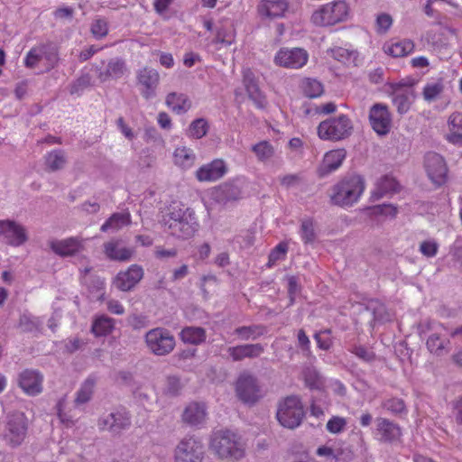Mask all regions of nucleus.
<instances>
[{
	"label": "nucleus",
	"mask_w": 462,
	"mask_h": 462,
	"mask_svg": "<svg viewBox=\"0 0 462 462\" xmlns=\"http://www.w3.org/2000/svg\"><path fill=\"white\" fill-rule=\"evenodd\" d=\"M115 328V320L107 316L97 317L92 324V332L96 337H103L110 334Z\"/></svg>",
	"instance_id": "e433bc0d"
},
{
	"label": "nucleus",
	"mask_w": 462,
	"mask_h": 462,
	"mask_svg": "<svg viewBox=\"0 0 462 462\" xmlns=\"http://www.w3.org/2000/svg\"><path fill=\"white\" fill-rule=\"evenodd\" d=\"M438 250L439 244L434 239H427L420 245V252L426 257L435 256Z\"/></svg>",
	"instance_id": "4d7b16f0"
},
{
	"label": "nucleus",
	"mask_w": 462,
	"mask_h": 462,
	"mask_svg": "<svg viewBox=\"0 0 462 462\" xmlns=\"http://www.w3.org/2000/svg\"><path fill=\"white\" fill-rule=\"evenodd\" d=\"M172 157L173 163L182 170L192 168L197 160V155L194 151L184 145L176 147Z\"/></svg>",
	"instance_id": "cd10ccee"
},
{
	"label": "nucleus",
	"mask_w": 462,
	"mask_h": 462,
	"mask_svg": "<svg viewBox=\"0 0 462 462\" xmlns=\"http://www.w3.org/2000/svg\"><path fill=\"white\" fill-rule=\"evenodd\" d=\"M445 139L449 143L462 147V132L461 130H448L445 134Z\"/></svg>",
	"instance_id": "e2e57ef3"
},
{
	"label": "nucleus",
	"mask_w": 462,
	"mask_h": 462,
	"mask_svg": "<svg viewBox=\"0 0 462 462\" xmlns=\"http://www.w3.org/2000/svg\"><path fill=\"white\" fill-rule=\"evenodd\" d=\"M166 105L177 114H184L191 107V101L183 93L172 92L166 97Z\"/></svg>",
	"instance_id": "2f4dec72"
},
{
	"label": "nucleus",
	"mask_w": 462,
	"mask_h": 462,
	"mask_svg": "<svg viewBox=\"0 0 462 462\" xmlns=\"http://www.w3.org/2000/svg\"><path fill=\"white\" fill-rule=\"evenodd\" d=\"M106 255L115 261L126 262L134 255V250L124 245L118 240H112L104 245Z\"/></svg>",
	"instance_id": "a878e982"
},
{
	"label": "nucleus",
	"mask_w": 462,
	"mask_h": 462,
	"mask_svg": "<svg viewBox=\"0 0 462 462\" xmlns=\"http://www.w3.org/2000/svg\"><path fill=\"white\" fill-rule=\"evenodd\" d=\"M346 420L343 417L333 416L327 423V430L333 434L340 433L346 426Z\"/></svg>",
	"instance_id": "6e6d98bb"
},
{
	"label": "nucleus",
	"mask_w": 462,
	"mask_h": 462,
	"mask_svg": "<svg viewBox=\"0 0 462 462\" xmlns=\"http://www.w3.org/2000/svg\"><path fill=\"white\" fill-rule=\"evenodd\" d=\"M276 416L283 427L289 429L298 427L303 417V408L300 399L295 396L284 399L279 405Z\"/></svg>",
	"instance_id": "1a4fd4ad"
},
{
	"label": "nucleus",
	"mask_w": 462,
	"mask_h": 462,
	"mask_svg": "<svg viewBox=\"0 0 462 462\" xmlns=\"http://www.w3.org/2000/svg\"><path fill=\"white\" fill-rule=\"evenodd\" d=\"M309 53L302 48H281L275 54V65L286 69H298L305 66Z\"/></svg>",
	"instance_id": "9b49d317"
},
{
	"label": "nucleus",
	"mask_w": 462,
	"mask_h": 462,
	"mask_svg": "<svg viewBox=\"0 0 462 462\" xmlns=\"http://www.w3.org/2000/svg\"><path fill=\"white\" fill-rule=\"evenodd\" d=\"M365 190V180L360 175H349L340 179L330 189L331 203L349 208L356 204Z\"/></svg>",
	"instance_id": "f03ea898"
},
{
	"label": "nucleus",
	"mask_w": 462,
	"mask_h": 462,
	"mask_svg": "<svg viewBox=\"0 0 462 462\" xmlns=\"http://www.w3.org/2000/svg\"><path fill=\"white\" fill-rule=\"evenodd\" d=\"M300 236L305 243H310L314 240V223L310 218H305L301 221Z\"/></svg>",
	"instance_id": "603ef678"
},
{
	"label": "nucleus",
	"mask_w": 462,
	"mask_h": 462,
	"mask_svg": "<svg viewBox=\"0 0 462 462\" xmlns=\"http://www.w3.org/2000/svg\"><path fill=\"white\" fill-rule=\"evenodd\" d=\"M288 251V245L286 243H280L277 245L270 253L267 266L273 267L277 262L285 258Z\"/></svg>",
	"instance_id": "3c124183"
},
{
	"label": "nucleus",
	"mask_w": 462,
	"mask_h": 462,
	"mask_svg": "<svg viewBox=\"0 0 462 462\" xmlns=\"http://www.w3.org/2000/svg\"><path fill=\"white\" fill-rule=\"evenodd\" d=\"M306 385L310 389L321 390L324 388V379L315 367H306L303 371Z\"/></svg>",
	"instance_id": "ea45409f"
},
{
	"label": "nucleus",
	"mask_w": 462,
	"mask_h": 462,
	"mask_svg": "<svg viewBox=\"0 0 462 462\" xmlns=\"http://www.w3.org/2000/svg\"><path fill=\"white\" fill-rule=\"evenodd\" d=\"M17 383L25 394L36 396L42 392L43 375L37 370L25 369L19 374Z\"/></svg>",
	"instance_id": "f3484780"
},
{
	"label": "nucleus",
	"mask_w": 462,
	"mask_h": 462,
	"mask_svg": "<svg viewBox=\"0 0 462 462\" xmlns=\"http://www.w3.org/2000/svg\"><path fill=\"white\" fill-rule=\"evenodd\" d=\"M253 151L258 160L266 162L274 154L273 147L266 141L260 142L253 146Z\"/></svg>",
	"instance_id": "de8ad7c7"
},
{
	"label": "nucleus",
	"mask_w": 462,
	"mask_h": 462,
	"mask_svg": "<svg viewBox=\"0 0 462 462\" xmlns=\"http://www.w3.org/2000/svg\"><path fill=\"white\" fill-rule=\"evenodd\" d=\"M399 189V183L392 176H383L379 179L373 190L372 196L375 199H380L383 196L395 193Z\"/></svg>",
	"instance_id": "473e14b6"
},
{
	"label": "nucleus",
	"mask_w": 462,
	"mask_h": 462,
	"mask_svg": "<svg viewBox=\"0 0 462 462\" xmlns=\"http://www.w3.org/2000/svg\"><path fill=\"white\" fill-rule=\"evenodd\" d=\"M415 45L411 40H391L384 43L383 51L386 54L401 58L413 52Z\"/></svg>",
	"instance_id": "bb28decb"
},
{
	"label": "nucleus",
	"mask_w": 462,
	"mask_h": 462,
	"mask_svg": "<svg viewBox=\"0 0 462 462\" xmlns=\"http://www.w3.org/2000/svg\"><path fill=\"white\" fill-rule=\"evenodd\" d=\"M257 11L261 17L273 20L286 17L291 10L288 0H262Z\"/></svg>",
	"instance_id": "412c9836"
},
{
	"label": "nucleus",
	"mask_w": 462,
	"mask_h": 462,
	"mask_svg": "<svg viewBox=\"0 0 462 462\" xmlns=\"http://www.w3.org/2000/svg\"><path fill=\"white\" fill-rule=\"evenodd\" d=\"M236 392L238 398L246 403L255 402L261 396L256 380L250 374H241L236 384Z\"/></svg>",
	"instance_id": "a211bd4d"
},
{
	"label": "nucleus",
	"mask_w": 462,
	"mask_h": 462,
	"mask_svg": "<svg viewBox=\"0 0 462 462\" xmlns=\"http://www.w3.org/2000/svg\"><path fill=\"white\" fill-rule=\"evenodd\" d=\"M211 197L216 202L226 206L228 202L238 199L240 191L233 185H224L213 190Z\"/></svg>",
	"instance_id": "72a5a7b5"
},
{
	"label": "nucleus",
	"mask_w": 462,
	"mask_h": 462,
	"mask_svg": "<svg viewBox=\"0 0 462 462\" xmlns=\"http://www.w3.org/2000/svg\"><path fill=\"white\" fill-rule=\"evenodd\" d=\"M43 324V319L39 317H34L30 313H23L20 318L19 327L23 331L37 332L41 330Z\"/></svg>",
	"instance_id": "79ce46f5"
},
{
	"label": "nucleus",
	"mask_w": 462,
	"mask_h": 462,
	"mask_svg": "<svg viewBox=\"0 0 462 462\" xmlns=\"http://www.w3.org/2000/svg\"><path fill=\"white\" fill-rule=\"evenodd\" d=\"M107 310L116 315H122L125 313V308L117 300H109L106 302Z\"/></svg>",
	"instance_id": "0e129e2a"
},
{
	"label": "nucleus",
	"mask_w": 462,
	"mask_h": 462,
	"mask_svg": "<svg viewBox=\"0 0 462 462\" xmlns=\"http://www.w3.org/2000/svg\"><path fill=\"white\" fill-rule=\"evenodd\" d=\"M300 88L302 93L310 98L319 97L324 91L322 84L319 80L310 78L303 79L300 81Z\"/></svg>",
	"instance_id": "58836bf2"
},
{
	"label": "nucleus",
	"mask_w": 462,
	"mask_h": 462,
	"mask_svg": "<svg viewBox=\"0 0 462 462\" xmlns=\"http://www.w3.org/2000/svg\"><path fill=\"white\" fill-rule=\"evenodd\" d=\"M173 0H154V9L159 14H163Z\"/></svg>",
	"instance_id": "774afa93"
},
{
	"label": "nucleus",
	"mask_w": 462,
	"mask_h": 462,
	"mask_svg": "<svg viewBox=\"0 0 462 462\" xmlns=\"http://www.w3.org/2000/svg\"><path fill=\"white\" fill-rule=\"evenodd\" d=\"M448 345V340L439 334H432L427 340V346L431 353L441 355Z\"/></svg>",
	"instance_id": "49530a36"
},
{
	"label": "nucleus",
	"mask_w": 462,
	"mask_h": 462,
	"mask_svg": "<svg viewBox=\"0 0 462 462\" xmlns=\"http://www.w3.org/2000/svg\"><path fill=\"white\" fill-rule=\"evenodd\" d=\"M138 83L142 86L141 93L145 99H151L156 96V88L160 76L153 69L143 68L137 74Z\"/></svg>",
	"instance_id": "5701e85b"
},
{
	"label": "nucleus",
	"mask_w": 462,
	"mask_h": 462,
	"mask_svg": "<svg viewBox=\"0 0 462 462\" xmlns=\"http://www.w3.org/2000/svg\"><path fill=\"white\" fill-rule=\"evenodd\" d=\"M208 130V124L204 118L194 120L189 128V135L192 138L200 139Z\"/></svg>",
	"instance_id": "09e8293b"
},
{
	"label": "nucleus",
	"mask_w": 462,
	"mask_h": 462,
	"mask_svg": "<svg viewBox=\"0 0 462 462\" xmlns=\"http://www.w3.org/2000/svg\"><path fill=\"white\" fill-rule=\"evenodd\" d=\"M145 343L148 349L155 356H166L175 347L173 335L163 328L150 329L145 334Z\"/></svg>",
	"instance_id": "6e6552de"
},
{
	"label": "nucleus",
	"mask_w": 462,
	"mask_h": 462,
	"mask_svg": "<svg viewBox=\"0 0 462 462\" xmlns=\"http://www.w3.org/2000/svg\"><path fill=\"white\" fill-rule=\"evenodd\" d=\"M385 407L387 410L394 413H402L405 410V404L403 401L398 398L388 400L385 402Z\"/></svg>",
	"instance_id": "680f3d73"
},
{
	"label": "nucleus",
	"mask_w": 462,
	"mask_h": 462,
	"mask_svg": "<svg viewBox=\"0 0 462 462\" xmlns=\"http://www.w3.org/2000/svg\"><path fill=\"white\" fill-rule=\"evenodd\" d=\"M125 70V64L120 60H111L106 67V72H100L98 77L102 81L109 78H119L123 75Z\"/></svg>",
	"instance_id": "c03bdc74"
},
{
	"label": "nucleus",
	"mask_w": 462,
	"mask_h": 462,
	"mask_svg": "<svg viewBox=\"0 0 462 462\" xmlns=\"http://www.w3.org/2000/svg\"><path fill=\"white\" fill-rule=\"evenodd\" d=\"M369 122L373 130L380 136L386 135L391 131L392 116L386 106L374 105L369 112Z\"/></svg>",
	"instance_id": "dca6fc26"
},
{
	"label": "nucleus",
	"mask_w": 462,
	"mask_h": 462,
	"mask_svg": "<svg viewBox=\"0 0 462 462\" xmlns=\"http://www.w3.org/2000/svg\"><path fill=\"white\" fill-rule=\"evenodd\" d=\"M88 240V238L84 239L80 236H71L60 240L54 239L50 241V247L60 256H73L85 251Z\"/></svg>",
	"instance_id": "2eb2a0df"
},
{
	"label": "nucleus",
	"mask_w": 462,
	"mask_h": 462,
	"mask_svg": "<svg viewBox=\"0 0 462 462\" xmlns=\"http://www.w3.org/2000/svg\"><path fill=\"white\" fill-rule=\"evenodd\" d=\"M445 89V81L442 78H431L423 87L422 96L425 101L430 103L437 100Z\"/></svg>",
	"instance_id": "7c9ffc66"
},
{
	"label": "nucleus",
	"mask_w": 462,
	"mask_h": 462,
	"mask_svg": "<svg viewBox=\"0 0 462 462\" xmlns=\"http://www.w3.org/2000/svg\"><path fill=\"white\" fill-rule=\"evenodd\" d=\"M316 454L324 457L327 462H334L337 460L338 452L330 444L322 445L318 448Z\"/></svg>",
	"instance_id": "5fc2aeb1"
},
{
	"label": "nucleus",
	"mask_w": 462,
	"mask_h": 462,
	"mask_svg": "<svg viewBox=\"0 0 462 462\" xmlns=\"http://www.w3.org/2000/svg\"><path fill=\"white\" fill-rule=\"evenodd\" d=\"M425 170L430 180L437 186L448 180V167L444 158L437 152H428L425 156Z\"/></svg>",
	"instance_id": "f8f14e48"
},
{
	"label": "nucleus",
	"mask_w": 462,
	"mask_h": 462,
	"mask_svg": "<svg viewBox=\"0 0 462 462\" xmlns=\"http://www.w3.org/2000/svg\"><path fill=\"white\" fill-rule=\"evenodd\" d=\"M66 160L63 152L60 150H55L46 156L45 163L50 170L56 171L62 168Z\"/></svg>",
	"instance_id": "8fccbe9b"
},
{
	"label": "nucleus",
	"mask_w": 462,
	"mask_h": 462,
	"mask_svg": "<svg viewBox=\"0 0 462 462\" xmlns=\"http://www.w3.org/2000/svg\"><path fill=\"white\" fill-rule=\"evenodd\" d=\"M376 431L383 441H393L400 438V428L390 420L380 418L376 420Z\"/></svg>",
	"instance_id": "c756f323"
},
{
	"label": "nucleus",
	"mask_w": 462,
	"mask_h": 462,
	"mask_svg": "<svg viewBox=\"0 0 462 462\" xmlns=\"http://www.w3.org/2000/svg\"><path fill=\"white\" fill-rule=\"evenodd\" d=\"M354 126L345 115L322 121L318 126V135L321 140L340 141L351 135Z\"/></svg>",
	"instance_id": "423d86ee"
},
{
	"label": "nucleus",
	"mask_w": 462,
	"mask_h": 462,
	"mask_svg": "<svg viewBox=\"0 0 462 462\" xmlns=\"http://www.w3.org/2000/svg\"><path fill=\"white\" fill-rule=\"evenodd\" d=\"M346 157L345 149H335L325 153L319 171L322 175L337 171Z\"/></svg>",
	"instance_id": "393cba45"
},
{
	"label": "nucleus",
	"mask_w": 462,
	"mask_h": 462,
	"mask_svg": "<svg viewBox=\"0 0 462 462\" xmlns=\"http://www.w3.org/2000/svg\"><path fill=\"white\" fill-rule=\"evenodd\" d=\"M244 83L249 97L254 99L259 106H263L264 99L262 97L253 73L249 69L244 71Z\"/></svg>",
	"instance_id": "c9c22d12"
},
{
	"label": "nucleus",
	"mask_w": 462,
	"mask_h": 462,
	"mask_svg": "<svg viewBox=\"0 0 462 462\" xmlns=\"http://www.w3.org/2000/svg\"><path fill=\"white\" fill-rule=\"evenodd\" d=\"M171 235L180 239L192 237L199 229L195 212L183 205H172L162 220Z\"/></svg>",
	"instance_id": "f257e3e1"
},
{
	"label": "nucleus",
	"mask_w": 462,
	"mask_h": 462,
	"mask_svg": "<svg viewBox=\"0 0 462 462\" xmlns=\"http://www.w3.org/2000/svg\"><path fill=\"white\" fill-rule=\"evenodd\" d=\"M234 34L232 32H223L221 30H218L216 36L217 42H221L224 44L230 45L233 42Z\"/></svg>",
	"instance_id": "338daca9"
},
{
	"label": "nucleus",
	"mask_w": 462,
	"mask_h": 462,
	"mask_svg": "<svg viewBox=\"0 0 462 462\" xmlns=\"http://www.w3.org/2000/svg\"><path fill=\"white\" fill-rule=\"evenodd\" d=\"M130 222L131 216L129 212L124 211L120 213H115L101 226V230L103 232H115L129 225Z\"/></svg>",
	"instance_id": "f704fd0d"
},
{
	"label": "nucleus",
	"mask_w": 462,
	"mask_h": 462,
	"mask_svg": "<svg viewBox=\"0 0 462 462\" xmlns=\"http://www.w3.org/2000/svg\"><path fill=\"white\" fill-rule=\"evenodd\" d=\"M393 24L392 17L387 14H381L377 16L376 25L377 29L381 32H385L390 29Z\"/></svg>",
	"instance_id": "bf43d9fd"
},
{
	"label": "nucleus",
	"mask_w": 462,
	"mask_h": 462,
	"mask_svg": "<svg viewBox=\"0 0 462 462\" xmlns=\"http://www.w3.org/2000/svg\"><path fill=\"white\" fill-rule=\"evenodd\" d=\"M58 60V53L54 48L42 44L27 52L23 63L29 69L42 67L43 70H50L57 64Z\"/></svg>",
	"instance_id": "0eeeda50"
},
{
	"label": "nucleus",
	"mask_w": 462,
	"mask_h": 462,
	"mask_svg": "<svg viewBox=\"0 0 462 462\" xmlns=\"http://www.w3.org/2000/svg\"><path fill=\"white\" fill-rule=\"evenodd\" d=\"M373 215L393 217L397 214V208L390 204L374 206L371 208Z\"/></svg>",
	"instance_id": "13d9d810"
},
{
	"label": "nucleus",
	"mask_w": 462,
	"mask_h": 462,
	"mask_svg": "<svg viewBox=\"0 0 462 462\" xmlns=\"http://www.w3.org/2000/svg\"><path fill=\"white\" fill-rule=\"evenodd\" d=\"M209 449L221 459L237 461L245 456V443L236 432L217 430L212 433Z\"/></svg>",
	"instance_id": "7ed1b4c3"
},
{
	"label": "nucleus",
	"mask_w": 462,
	"mask_h": 462,
	"mask_svg": "<svg viewBox=\"0 0 462 462\" xmlns=\"http://www.w3.org/2000/svg\"><path fill=\"white\" fill-rule=\"evenodd\" d=\"M131 420L125 409H117L102 416L98 420V427L112 433H120L129 428Z\"/></svg>",
	"instance_id": "4468645a"
},
{
	"label": "nucleus",
	"mask_w": 462,
	"mask_h": 462,
	"mask_svg": "<svg viewBox=\"0 0 462 462\" xmlns=\"http://www.w3.org/2000/svg\"><path fill=\"white\" fill-rule=\"evenodd\" d=\"M95 380L93 378H88L81 385L76 397L77 404H83L88 402L93 394L95 387Z\"/></svg>",
	"instance_id": "a18cd8bd"
},
{
	"label": "nucleus",
	"mask_w": 462,
	"mask_h": 462,
	"mask_svg": "<svg viewBox=\"0 0 462 462\" xmlns=\"http://www.w3.org/2000/svg\"><path fill=\"white\" fill-rule=\"evenodd\" d=\"M266 332V329L263 326L254 325L249 327H240L235 330L238 338L241 340H254L260 337Z\"/></svg>",
	"instance_id": "a19ab883"
},
{
	"label": "nucleus",
	"mask_w": 462,
	"mask_h": 462,
	"mask_svg": "<svg viewBox=\"0 0 462 462\" xmlns=\"http://www.w3.org/2000/svg\"><path fill=\"white\" fill-rule=\"evenodd\" d=\"M351 16V8L346 0H334L322 5L311 15V22L318 26H332L346 22Z\"/></svg>",
	"instance_id": "39448f33"
},
{
	"label": "nucleus",
	"mask_w": 462,
	"mask_h": 462,
	"mask_svg": "<svg viewBox=\"0 0 462 462\" xmlns=\"http://www.w3.org/2000/svg\"><path fill=\"white\" fill-rule=\"evenodd\" d=\"M411 85V83L401 81L393 86V102L400 114H405L410 109L414 97Z\"/></svg>",
	"instance_id": "4be33fe9"
},
{
	"label": "nucleus",
	"mask_w": 462,
	"mask_h": 462,
	"mask_svg": "<svg viewBox=\"0 0 462 462\" xmlns=\"http://www.w3.org/2000/svg\"><path fill=\"white\" fill-rule=\"evenodd\" d=\"M180 338L184 343L199 345L205 341L206 331L199 327H187L181 330Z\"/></svg>",
	"instance_id": "4c0bfd02"
},
{
	"label": "nucleus",
	"mask_w": 462,
	"mask_h": 462,
	"mask_svg": "<svg viewBox=\"0 0 462 462\" xmlns=\"http://www.w3.org/2000/svg\"><path fill=\"white\" fill-rule=\"evenodd\" d=\"M315 339L319 348L327 350L331 346V340L325 332L317 333Z\"/></svg>",
	"instance_id": "69168bd1"
},
{
	"label": "nucleus",
	"mask_w": 462,
	"mask_h": 462,
	"mask_svg": "<svg viewBox=\"0 0 462 462\" xmlns=\"http://www.w3.org/2000/svg\"><path fill=\"white\" fill-rule=\"evenodd\" d=\"M204 446L195 438L189 437L181 439L174 450L175 462H201L204 458Z\"/></svg>",
	"instance_id": "9d476101"
},
{
	"label": "nucleus",
	"mask_w": 462,
	"mask_h": 462,
	"mask_svg": "<svg viewBox=\"0 0 462 462\" xmlns=\"http://www.w3.org/2000/svg\"><path fill=\"white\" fill-rule=\"evenodd\" d=\"M228 171L226 162L222 159H215L203 164L196 171V178L200 182H213L223 178Z\"/></svg>",
	"instance_id": "6ab92c4d"
},
{
	"label": "nucleus",
	"mask_w": 462,
	"mask_h": 462,
	"mask_svg": "<svg viewBox=\"0 0 462 462\" xmlns=\"http://www.w3.org/2000/svg\"><path fill=\"white\" fill-rule=\"evenodd\" d=\"M263 346L261 344H246L229 347L228 354L233 360L238 361L245 357H257L263 352Z\"/></svg>",
	"instance_id": "c85d7f7f"
},
{
	"label": "nucleus",
	"mask_w": 462,
	"mask_h": 462,
	"mask_svg": "<svg viewBox=\"0 0 462 462\" xmlns=\"http://www.w3.org/2000/svg\"><path fill=\"white\" fill-rule=\"evenodd\" d=\"M328 54L343 63L354 62L357 57V53L356 51L343 47L331 48L328 50Z\"/></svg>",
	"instance_id": "37998d69"
},
{
	"label": "nucleus",
	"mask_w": 462,
	"mask_h": 462,
	"mask_svg": "<svg viewBox=\"0 0 462 462\" xmlns=\"http://www.w3.org/2000/svg\"><path fill=\"white\" fill-rule=\"evenodd\" d=\"M27 434V419L23 412H14L0 422V445L8 448L20 446Z\"/></svg>",
	"instance_id": "20e7f679"
},
{
	"label": "nucleus",
	"mask_w": 462,
	"mask_h": 462,
	"mask_svg": "<svg viewBox=\"0 0 462 462\" xmlns=\"http://www.w3.org/2000/svg\"><path fill=\"white\" fill-rule=\"evenodd\" d=\"M143 269L138 264H132L126 270L119 272L113 283L121 291H128L143 279Z\"/></svg>",
	"instance_id": "aec40b11"
},
{
	"label": "nucleus",
	"mask_w": 462,
	"mask_h": 462,
	"mask_svg": "<svg viewBox=\"0 0 462 462\" xmlns=\"http://www.w3.org/2000/svg\"><path fill=\"white\" fill-rule=\"evenodd\" d=\"M0 239L12 246H20L27 239V232L23 226L14 220H0Z\"/></svg>",
	"instance_id": "ddd939ff"
},
{
	"label": "nucleus",
	"mask_w": 462,
	"mask_h": 462,
	"mask_svg": "<svg viewBox=\"0 0 462 462\" xmlns=\"http://www.w3.org/2000/svg\"><path fill=\"white\" fill-rule=\"evenodd\" d=\"M91 32L97 39L105 37L108 32V23L104 18H97L91 24Z\"/></svg>",
	"instance_id": "864d4df0"
},
{
	"label": "nucleus",
	"mask_w": 462,
	"mask_h": 462,
	"mask_svg": "<svg viewBox=\"0 0 462 462\" xmlns=\"http://www.w3.org/2000/svg\"><path fill=\"white\" fill-rule=\"evenodd\" d=\"M208 417L207 406L204 402H193L189 403L182 413V420L191 426H199L206 422Z\"/></svg>",
	"instance_id": "b1692460"
},
{
	"label": "nucleus",
	"mask_w": 462,
	"mask_h": 462,
	"mask_svg": "<svg viewBox=\"0 0 462 462\" xmlns=\"http://www.w3.org/2000/svg\"><path fill=\"white\" fill-rule=\"evenodd\" d=\"M448 130H462V112H454L448 118Z\"/></svg>",
	"instance_id": "052dcab7"
}]
</instances>
